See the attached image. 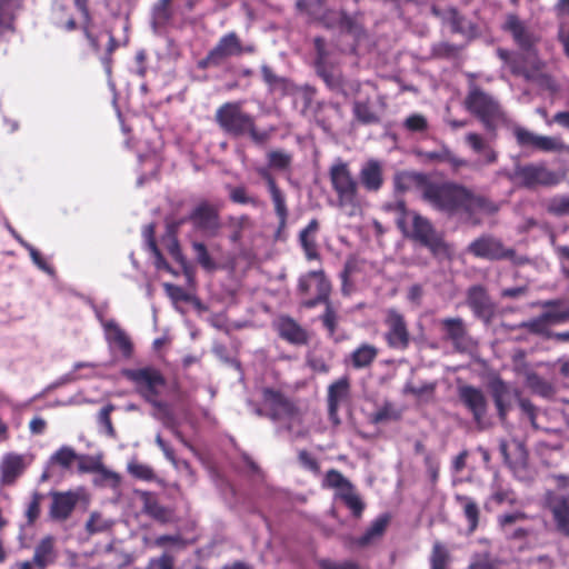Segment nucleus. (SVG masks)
<instances>
[{"label":"nucleus","mask_w":569,"mask_h":569,"mask_svg":"<svg viewBox=\"0 0 569 569\" xmlns=\"http://www.w3.org/2000/svg\"><path fill=\"white\" fill-rule=\"evenodd\" d=\"M192 247L198 262L207 270L214 269L216 264L209 256L206 246L201 242H194Z\"/></svg>","instance_id":"obj_51"},{"label":"nucleus","mask_w":569,"mask_h":569,"mask_svg":"<svg viewBox=\"0 0 569 569\" xmlns=\"http://www.w3.org/2000/svg\"><path fill=\"white\" fill-rule=\"evenodd\" d=\"M399 415L391 403H385L375 413L371 415L373 423H381L398 419Z\"/></svg>","instance_id":"obj_44"},{"label":"nucleus","mask_w":569,"mask_h":569,"mask_svg":"<svg viewBox=\"0 0 569 569\" xmlns=\"http://www.w3.org/2000/svg\"><path fill=\"white\" fill-rule=\"evenodd\" d=\"M298 291L303 296H310L303 305L313 308L318 303L327 302L331 286L322 270L310 271L302 274L298 281Z\"/></svg>","instance_id":"obj_10"},{"label":"nucleus","mask_w":569,"mask_h":569,"mask_svg":"<svg viewBox=\"0 0 569 569\" xmlns=\"http://www.w3.org/2000/svg\"><path fill=\"white\" fill-rule=\"evenodd\" d=\"M141 498L143 502V511L147 515L161 522H168L171 519V512L160 506L153 495L143 492Z\"/></svg>","instance_id":"obj_32"},{"label":"nucleus","mask_w":569,"mask_h":569,"mask_svg":"<svg viewBox=\"0 0 569 569\" xmlns=\"http://www.w3.org/2000/svg\"><path fill=\"white\" fill-rule=\"evenodd\" d=\"M503 28L512 34L517 44L525 50L531 49L537 41L533 32L515 14H509L506 18Z\"/></svg>","instance_id":"obj_20"},{"label":"nucleus","mask_w":569,"mask_h":569,"mask_svg":"<svg viewBox=\"0 0 569 569\" xmlns=\"http://www.w3.org/2000/svg\"><path fill=\"white\" fill-rule=\"evenodd\" d=\"M279 335L292 343H303L307 340L305 330L290 318H280L278 321Z\"/></svg>","instance_id":"obj_28"},{"label":"nucleus","mask_w":569,"mask_h":569,"mask_svg":"<svg viewBox=\"0 0 569 569\" xmlns=\"http://www.w3.org/2000/svg\"><path fill=\"white\" fill-rule=\"evenodd\" d=\"M421 197L436 210L447 213L463 211L470 218L478 213L491 214L498 210L495 203L461 186L432 182L428 178L423 184Z\"/></svg>","instance_id":"obj_1"},{"label":"nucleus","mask_w":569,"mask_h":569,"mask_svg":"<svg viewBox=\"0 0 569 569\" xmlns=\"http://www.w3.org/2000/svg\"><path fill=\"white\" fill-rule=\"evenodd\" d=\"M385 325L387 331L385 339L390 348L405 350L410 342V335L403 316L396 309L386 310Z\"/></svg>","instance_id":"obj_12"},{"label":"nucleus","mask_w":569,"mask_h":569,"mask_svg":"<svg viewBox=\"0 0 569 569\" xmlns=\"http://www.w3.org/2000/svg\"><path fill=\"white\" fill-rule=\"evenodd\" d=\"M513 176L521 184L529 188L540 184L553 186L559 182L558 176L542 163L517 166Z\"/></svg>","instance_id":"obj_13"},{"label":"nucleus","mask_w":569,"mask_h":569,"mask_svg":"<svg viewBox=\"0 0 569 569\" xmlns=\"http://www.w3.org/2000/svg\"><path fill=\"white\" fill-rule=\"evenodd\" d=\"M349 380L341 378L338 381L330 385L328 390V412L330 420L335 423H339L338 408L349 397Z\"/></svg>","instance_id":"obj_21"},{"label":"nucleus","mask_w":569,"mask_h":569,"mask_svg":"<svg viewBox=\"0 0 569 569\" xmlns=\"http://www.w3.org/2000/svg\"><path fill=\"white\" fill-rule=\"evenodd\" d=\"M262 406L267 415L289 430L302 423L301 411L282 393L266 388L262 391Z\"/></svg>","instance_id":"obj_7"},{"label":"nucleus","mask_w":569,"mask_h":569,"mask_svg":"<svg viewBox=\"0 0 569 569\" xmlns=\"http://www.w3.org/2000/svg\"><path fill=\"white\" fill-rule=\"evenodd\" d=\"M548 209L550 212L556 214H569V197H558L553 198Z\"/></svg>","instance_id":"obj_56"},{"label":"nucleus","mask_w":569,"mask_h":569,"mask_svg":"<svg viewBox=\"0 0 569 569\" xmlns=\"http://www.w3.org/2000/svg\"><path fill=\"white\" fill-rule=\"evenodd\" d=\"M466 106L470 112L482 121L488 130L495 129L505 120L500 104L490 94L478 88L470 90L466 99Z\"/></svg>","instance_id":"obj_9"},{"label":"nucleus","mask_w":569,"mask_h":569,"mask_svg":"<svg viewBox=\"0 0 569 569\" xmlns=\"http://www.w3.org/2000/svg\"><path fill=\"white\" fill-rule=\"evenodd\" d=\"M402 232L428 247L437 256L449 254L447 244L430 221L416 212H403L397 221Z\"/></svg>","instance_id":"obj_4"},{"label":"nucleus","mask_w":569,"mask_h":569,"mask_svg":"<svg viewBox=\"0 0 569 569\" xmlns=\"http://www.w3.org/2000/svg\"><path fill=\"white\" fill-rule=\"evenodd\" d=\"M76 462L78 463L79 471H81V472L98 471V472H101L104 476V478H107V479H111L114 481H118V479H119L117 473L104 469L102 467V465L100 463V461L96 458L78 455V459L76 460Z\"/></svg>","instance_id":"obj_35"},{"label":"nucleus","mask_w":569,"mask_h":569,"mask_svg":"<svg viewBox=\"0 0 569 569\" xmlns=\"http://www.w3.org/2000/svg\"><path fill=\"white\" fill-rule=\"evenodd\" d=\"M321 569H359L355 562H336L330 559H323L319 562Z\"/></svg>","instance_id":"obj_64"},{"label":"nucleus","mask_w":569,"mask_h":569,"mask_svg":"<svg viewBox=\"0 0 569 569\" xmlns=\"http://www.w3.org/2000/svg\"><path fill=\"white\" fill-rule=\"evenodd\" d=\"M242 53V47L234 33L223 36L217 46L208 53V60L214 66L221 64L226 59Z\"/></svg>","instance_id":"obj_19"},{"label":"nucleus","mask_w":569,"mask_h":569,"mask_svg":"<svg viewBox=\"0 0 569 569\" xmlns=\"http://www.w3.org/2000/svg\"><path fill=\"white\" fill-rule=\"evenodd\" d=\"M458 395L462 403L472 413L476 422L480 425L487 411V400L483 392L472 386H461L458 389Z\"/></svg>","instance_id":"obj_18"},{"label":"nucleus","mask_w":569,"mask_h":569,"mask_svg":"<svg viewBox=\"0 0 569 569\" xmlns=\"http://www.w3.org/2000/svg\"><path fill=\"white\" fill-rule=\"evenodd\" d=\"M173 558L167 553L149 561L147 569H173Z\"/></svg>","instance_id":"obj_59"},{"label":"nucleus","mask_w":569,"mask_h":569,"mask_svg":"<svg viewBox=\"0 0 569 569\" xmlns=\"http://www.w3.org/2000/svg\"><path fill=\"white\" fill-rule=\"evenodd\" d=\"M21 7V0H0V32L11 27L16 12Z\"/></svg>","instance_id":"obj_40"},{"label":"nucleus","mask_w":569,"mask_h":569,"mask_svg":"<svg viewBox=\"0 0 569 569\" xmlns=\"http://www.w3.org/2000/svg\"><path fill=\"white\" fill-rule=\"evenodd\" d=\"M298 461L302 468L313 473L319 472V465L316 458L306 450H300L298 453Z\"/></svg>","instance_id":"obj_55"},{"label":"nucleus","mask_w":569,"mask_h":569,"mask_svg":"<svg viewBox=\"0 0 569 569\" xmlns=\"http://www.w3.org/2000/svg\"><path fill=\"white\" fill-rule=\"evenodd\" d=\"M113 410L111 405L103 407L99 412V422L102 426L106 435L114 437V429L110 419V413Z\"/></svg>","instance_id":"obj_54"},{"label":"nucleus","mask_w":569,"mask_h":569,"mask_svg":"<svg viewBox=\"0 0 569 569\" xmlns=\"http://www.w3.org/2000/svg\"><path fill=\"white\" fill-rule=\"evenodd\" d=\"M548 325H550V322L547 318H545V315L542 313L539 318L525 322L523 327L530 331L542 333L547 330Z\"/></svg>","instance_id":"obj_60"},{"label":"nucleus","mask_w":569,"mask_h":569,"mask_svg":"<svg viewBox=\"0 0 569 569\" xmlns=\"http://www.w3.org/2000/svg\"><path fill=\"white\" fill-rule=\"evenodd\" d=\"M469 251L476 257L489 260L510 259L519 264L525 262V258L516 257L512 249L505 248L500 240L492 237H481L472 241Z\"/></svg>","instance_id":"obj_11"},{"label":"nucleus","mask_w":569,"mask_h":569,"mask_svg":"<svg viewBox=\"0 0 569 569\" xmlns=\"http://www.w3.org/2000/svg\"><path fill=\"white\" fill-rule=\"evenodd\" d=\"M114 521L103 516L101 512L93 511L90 513L86 522V530L89 535L103 533L111 530Z\"/></svg>","instance_id":"obj_34"},{"label":"nucleus","mask_w":569,"mask_h":569,"mask_svg":"<svg viewBox=\"0 0 569 569\" xmlns=\"http://www.w3.org/2000/svg\"><path fill=\"white\" fill-rule=\"evenodd\" d=\"M261 72L263 80L269 86L270 90L280 91L282 93H284L288 90L289 84L287 80L277 77L269 67L262 66Z\"/></svg>","instance_id":"obj_42"},{"label":"nucleus","mask_w":569,"mask_h":569,"mask_svg":"<svg viewBox=\"0 0 569 569\" xmlns=\"http://www.w3.org/2000/svg\"><path fill=\"white\" fill-rule=\"evenodd\" d=\"M403 126L409 131L423 132L428 129V121L422 114L413 113L405 120Z\"/></svg>","instance_id":"obj_50"},{"label":"nucleus","mask_w":569,"mask_h":569,"mask_svg":"<svg viewBox=\"0 0 569 569\" xmlns=\"http://www.w3.org/2000/svg\"><path fill=\"white\" fill-rule=\"evenodd\" d=\"M543 307L549 308L543 315L550 325L563 322L569 319V306H565L561 301H547L543 303Z\"/></svg>","instance_id":"obj_39"},{"label":"nucleus","mask_w":569,"mask_h":569,"mask_svg":"<svg viewBox=\"0 0 569 569\" xmlns=\"http://www.w3.org/2000/svg\"><path fill=\"white\" fill-rule=\"evenodd\" d=\"M467 143L473 149L475 152L481 153L488 147L486 141L478 133L470 132L466 136Z\"/></svg>","instance_id":"obj_62"},{"label":"nucleus","mask_w":569,"mask_h":569,"mask_svg":"<svg viewBox=\"0 0 569 569\" xmlns=\"http://www.w3.org/2000/svg\"><path fill=\"white\" fill-rule=\"evenodd\" d=\"M77 459L78 453L71 447L62 446L51 455L49 463L62 469H70Z\"/></svg>","instance_id":"obj_38"},{"label":"nucleus","mask_w":569,"mask_h":569,"mask_svg":"<svg viewBox=\"0 0 569 569\" xmlns=\"http://www.w3.org/2000/svg\"><path fill=\"white\" fill-rule=\"evenodd\" d=\"M427 177L415 172H399L395 177V184L398 190H409L412 187H417L422 192L423 184Z\"/></svg>","instance_id":"obj_33"},{"label":"nucleus","mask_w":569,"mask_h":569,"mask_svg":"<svg viewBox=\"0 0 569 569\" xmlns=\"http://www.w3.org/2000/svg\"><path fill=\"white\" fill-rule=\"evenodd\" d=\"M491 390L499 416L503 419L518 392L500 379L492 381Z\"/></svg>","instance_id":"obj_22"},{"label":"nucleus","mask_w":569,"mask_h":569,"mask_svg":"<svg viewBox=\"0 0 569 569\" xmlns=\"http://www.w3.org/2000/svg\"><path fill=\"white\" fill-rule=\"evenodd\" d=\"M330 183L337 194V207L347 216L359 213L358 182L348 163L337 160L329 169Z\"/></svg>","instance_id":"obj_3"},{"label":"nucleus","mask_w":569,"mask_h":569,"mask_svg":"<svg viewBox=\"0 0 569 569\" xmlns=\"http://www.w3.org/2000/svg\"><path fill=\"white\" fill-rule=\"evenodd\" d=\"M513 134L517 139V142L521 147H537V141L540 134H536L525 128L516 127L513 129Z\"/></svg>","instance_id":"obj_46"},{"label":"nucleus","mask_w":569,"mask_h":569,"mask_svg":"<svg viewBox=\"0 0 569 569\" xmlns=\"http://www.w3.org/2000/svg\"><path fill=\"white\" fill-rule=\"evenodd\" d=\"M340 499L352 510L355 516H360L363 505L359 497L353 492L352 488H348L343 492H339Z\"/></svg>","instance_id":"obj_45"},{"label":"nucleus","mask_w":569,"mask_h":569,"mask_svg":"<svg viewBox=\"0 0 569 569\" xmlns=\"http://www.w3.org/2000/svg\"><path fill=\"white\" fill-rule=\"evenodd\" d=\"M128 471L136 478L151 480L154 477L153 470L143 463L132 461L128 465Z\"/></svg>","instance_id":"obj_52"},{"label":"nucleus","mask_w":569,"mask_h":569,"mask_svg":"<svg viewBox=\"0 0 569 569\" xmlns=\"http://www.w3.org/2000/svg\"><path fill=\"white\" fill-rule=\"evenodd\" d=\"M28 462L23 455L9 452L0 461V486H11L23 473Z\"/></svg>","instance_id":"obj_17"},{"label":"nucleus","mask_w":569,"mask_h":569,"mask_svg":"<svg viewBox=\"0 0 569 569\" xmlns=\"http://www.w3.org/2000/svg\"><path fill=\"white\" fill-rule=\"evenodd\" d=\"M566 144L556 137L539 136L536 149L541 151H561Z\"/></svg>","instance_id":"obj_48"},{"label":"nucleus","mask_w":569,"mask_h":569,"mask_svg":"<svg viewBox=\"0 0 569 569\" xmlns=\"http://www.w3.org/2000/svg\"><path fill=\"white\" fill-rule=\"evenodd\" d=\"M449 560V553L445 546L440 542L433 545L431 555V568L432 569H446Z\"/></svg>","instance_id":"obj_43"},{"label":"nucleus","mask_w":569,"mask_h":569,"mask_svg":"<svg viewBox=\"0 0 569 569\" xmlns=\"http://www.w3.org/2000/svg\"><path fill=\"white\" fill-rule=\"evenodd\" d=\"M190 219L196 229L209 237L216 236L221 228L218 210L208 203L198 206Z\"/></svg>","instance_id":"obj_16"},{"label":"nucleus","mask_w":569,"mask_h":569,"mask_svg":"<svg viewBox=\"0 0 569 569\" xmlns=\"http://www.w3.org/2000/svg\"><path fill=\"white\" fill-rule=\"evenodd\" d=\"M39 513H40V496L34 495L26 510V517L28 519V523L32 525L36 521V519L39 517Z\"/></svg>","instance_id":"obj_61"},{"label":"nucleus","mask_w":569,"mask_h":569,"mask_svg":"<svg viewBox=\"0 0 569 569\" xmlns=\"http://www.w3.org/2000/svg\"><path fill=\"white\" fill-rule=\"evenodd\" d=\"M262 406L267 415L289 430L302 423L301 411L282 393L266 388L262 391Z\"/></svg>","instance_id":"obj_8"},{"label":"nucleus","mask_w":569,"mask_h":569,"mask_svg":"<svg viewBox=\"0 0 569 569\" xmlns=\"http://www.w3.org/2000/svg\"><path fill=\"white\" fill-rule=\"evenodd\" d=\"M359 176L362 186L369 191H377L382 186V166L377 160L367 161L362 166Z\"/></svg>","instance_id":"obj_24"},{"label":"nucleus","mask_w":569,"mask_h":569,"mask_svg":"<svg viewBox=\"0 0 569 569\" xmlns=\"http://www.w3.org/2000/svg\"><path fill=\"white\" fill-rule=\"evenodd\" d=\"M553 519L557 523V528L569 536V505L566 500H557L551 506Z\"/></svg>","instance_id":"obj_37"},{"label":"nucleus","mask_w":569,"mask_h":569,"mask_svg":"<svg viewBox=\"0 0 569 569\" xmlns=\"http://www.w3.org/2000/svg\"><path fill=\"white\" fill-rule=\"evenodd\" d=\"M122 375L136 385L137 392L152 406V416L163 423H168L171 420L169 406L158 399L166 386L162 375L151 367L124 369Z\"/></svg>","instance_id":"obj_2"},{"label":"nucleus","mask_w":569,"mask_h":569,"mask_svg":"<svg viewBox=\"0 0 569 569\" xmlns=\"http://www.w3.org/2000/svg\"><path fill=\"white\" fill-rule=\"evenodd\" d=\"M269 191L274 204L276 213L280 220V224L284 226L288 214L284 196L276 184H272Z\"/></svg>","instance_id":"obj_41"},{"label":"nucleus","mask_w":569,"mask_h":569,"mask_svg":"<svg viewBox=\"0 0 569 569\" xmlns=\"http://www.w3.org/2000/svg\"><path fill=\"white\" fill-rule=\"evenodd\" d=\"M455 500L461 507L465 517L469 522V531L473 532L479 523V507L477 502L468 496L456 495Z\"/></svg>","instance_id":"obj_31"},{"label":"nucleus","mask_w":569,"mask_h":569,"mask_svg":"<svg viewBox=\"0 0 569 569\" xmlns=\"http://www.w3.org/2000/svg\"><path fill=\"white\" fill-rule=\"evenodd\" d=\"M163 288L167 292V295L173 300V301H187L188 296L184 292V290L176 284L172 283H163Z\"/></svg>","instance_id":"obj_63"},{"label":"nucleus","mask_w":569,"mask_h":569,"mask_svg":"<svg viewBox=\"0 0 569 569\" xmlns=\"http://www.w3.org/2000/svg\"><path fill=\"white\" fill-rule=\"evenodd\" d=\"M22 246L29 251L30 257L34 264L41 270L52 273L50 266L42 259L40 252L28 242H22Z\"/></svg>","instance_id":"obj_57"},{"label":"nucleus","mask_w":569,"mask_h":569,"mask_svg":"<svg viewBox=\"0 0 569 569\" xmlns=\"http://www.w3.org/2000/svg\"><path fill=\"white\" fill-rule=\"evenodd\" d=\"M355 117L362 123H376L380 117L369 99L362 101L357 100L353 103Z\"/></svg>","instance_id":"obj_36"},{"label":"nucleus","mask_w":569,"mask_h":569,"mask_svg":"<svg viewBox=\"0 0 569 569\" xmlns=\"http://www.w3.org/2000/svg\"><path fill=\"white\" fill-rule=\"evenodd\" d=\"M388 523H389L388 516L378 517L371 523V526L367 529V531L359 539L355 540V543H357L360 547H365V546L375 543L383 536V533L388 527Z\"/></svg>","instance_id":"obj_29"},{"label":"nucleus","mask_w":569,"mask_h":569,"mask_svg":"<svg viewBox=\"0 0 569 569\" xmlns=\"http://www.w3.org/2000/svg\"><path fill=\"white\" fill-rule=\"evenodd\" d=\"M217 121L229 133L234 136L249 134L254 141L262 142L267 133L258 132L253 118L241 110L240 103H226L217 111Z\"/></svg>","instance_id":"obj_5"},{"label":"nucleus","mask_w":569,"mask_h":569,"mask_svg":"<svg viewBox=\"0 0 569 569\" xmlns=\"http://www.w3.org/2000/svg\"><path fill=\"white\" fill-rule=\"evenodd\" d=\"M56 558V538L46 536L36 545L31 562L39 569H46L54 562Z\"/></svg>","instance_id":"obj_23"},{"label":"nucleus","mask_w":569,"mask_h":569,"mask_svg":"<svg viewBox=\"0 0 569 569\" xmlns=\"http://www.w3.org/2000/svg\"><path fill=\"white\" fill-rule=\"evenodd\" d=\"M319 224L316 219L311 220L309 224L300 232V243L303 248L305 254L308 260L318 259V248L316 242V234Z\"/></svg>","instance_id":"obj_27"},{"label":"nucleus","mask_w":569,"mask_h":569,"mask_svg":"<svg viewBox=\"0 0 569 569\" xmlns=\"http://www.w3.org/2000/svg\"><path fill=\"white\" fill-rule=\"evenodd\" d=\"M326 312L322 316V322L325 327L329 330V332L332 335L336 330L338 317L331 305L327 301L326 302Z\"/></svg>","instance_id":"obj_58"},{"label":"nucleus","mask_w":569,"mask_h":569,"mask_svg":"<svg viewBox=\"0 0 569 569\" xmlns=\"http://www.w3.org/2000/svg\"><path fill=\"white\" fill-rule=\"evenodd\" d=\"M99 320L110 350H118L124 358L131 357L133 345L124 329L113 319L106 320L99 316Z\"/></svg>","instance_id":"obj_15"},{"label":"nucleus","mask_w":569,"mask_h":569,"mask_svg":"<svg viewBox=\"0 0 569 569\" xmlns=\"http://www.w3.org/2000/svg\"><path fill=\"white\" fill-rule=\"evenodd\" d=\"M467 302L477 316H485L491 310L489 297L480 286L471 287L468 290Z\"/></svg>","instance_id":"obj_26"},{"label":"nucleus","mask_w":569,"mask_h":569,"mask_svg":"<svg viewBox=\"0 0 569 569\" xmlns=\"http://www.w3.org/2000/svg\"><path fill=\"white\" fill-rule=\"evenodd\" d=\"M325 482L328 487L339 489L340 492L351 487L350 482L337 470L328 471Z\"/></svg>","instance_id":"obj_49"},{"label":"nucleus","mask_w":569,"mask_h":569,"mask_svg":"<svg viewBox=\"0 0 569 569\" xmlns=\"http://www.w3.org/2000/svg\"><path fill=\"white\" fill-rule=\"evenodd\" d=\"M268 160L271 168L283 170L290 164L291 158L283 151H271L268 153Z\"/></svg>","instance_id":"obj_53"},{"label":"nucleus","mask_w":569,"mask_h":569,"mask_svg":"<svg viewBox=\"0 0 569 569\" xmlns=\"http://www.w3.org/2000/svg\"><path fill=\"white\" fill-rule=\"evenodd\" d=\"M250 224V220L247 216L230 218L229 226L232 229V232L230 234L231 241H239L241 238V231L249 228Z\"/></svg>","instance_id":"obj_47"},{"label":"nucleus","mask_w":569,"mask_h":569,"mask_svg":"<svg viewBox=\"0 0 569 569\" xmlns=\"http://www.w3.org/2000/svg\"><path fill=\"white\" fill-rule=\"evenodd\" d=\"M445 337L457 350L469 351L476 346L475 340L469 336L465 321L457 318H445L440 320Z\"/></svg>","instance_id":"obj_14"},{"label":"nucleus","mask_w":569,"mask_h":569,"mask_svg":"<svg viewBox=\"0 0 569 569\" xmlns=\"http://www.w3.org/2000/svg\"><path fill=\"white\" fill-rule=\"evenodd\" d=\"M78 501L77 495L72 492H59L52 497L50 515L53 519L64 520L72 512Z\"/></svg>","instance_id":"obj_25"},{"label":"nucleus","mask_w":569,"mask_h":569,"mask_svg":"<svg viewBox=\"0 0 569 569\" xmlns=\"http://www.w3.org/2000/svg\"><path fill=\"white\" fill-rule=\"evenodd\" d=\"M262 406L267 415L289 430L302 423L301 411L282 393L266 388L262 391Z\"/></svg>","instance_id":"obj_6"},{"label":"nucleus","mask_w":569,"mask_h":569,"mask_svg":"<svg viewBox=\"0 0 569 569\" xmlns=\"http://www.w3.org/2000/svg\"><path fill=\"white\" fill-rule=\"evenodd\" d=\"M378 356V349L369 343L359 346L350 356L353 368L362 369L369 367Z\"/></svg>","instance_id":"obj_30"}]
</instances>
